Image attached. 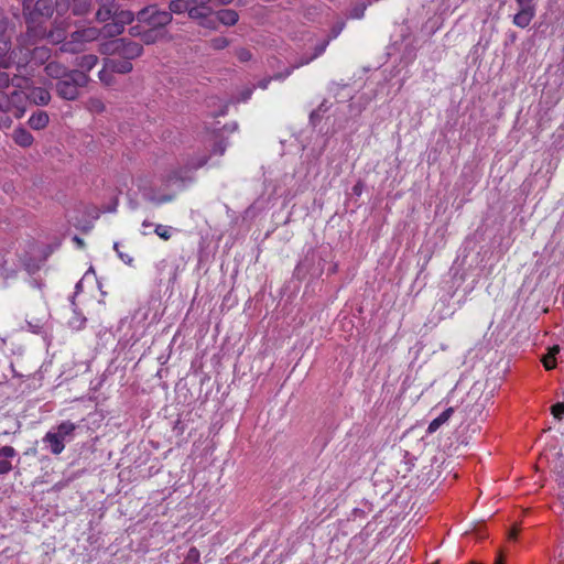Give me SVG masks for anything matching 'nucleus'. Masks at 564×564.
Returning <instances> with one entry per match:
<instances>
[{
    "mask_svg": "<svg viewBox=\"0 0 564 564\" xmlns=\"http://www.w3.org/2000/svg\"><path fill=\"white\" fill-rule=\"evenodd\" d=\"M99 8L96 12V20L104 25L105 37H116L124 31V26L131 24L134 14L130 10H119L116 0H96Z\"/></svg>",
    "mask_w": 564,
    "mask_h": 564,
    "instance_id": "obj_1",
    "label": "nucleus"
},
{
    "mask_svg": "<svg viewBox=\"0 0 564 564\" xmlns=\"http://www.w3.org/2000/svg\"><path fill=\"white\" fill-rule=\"evenodd\" d=\"M28 79L14 76L12 87L9 90H0V111L12 112L15 118H21L25 112L28 96L22 89L26 87Z\"/></svg>",
    "mask_w": 564,
    "mask_h": 564,
    "instance_id": "obj_2",
    "label": "nucleus"
},
{
    "mask_svg": "<svg viewBox=\"0 0 564 564\" xmlns=\"http://www.w3.org/2000/svg\"><path fill=\"white\" fill-rule=\"evenodd\" d=\"M89 83V76L84 72L72 70L55 84V90L58 97L65 100H76L82 89Z\"/></svg>",
    "mask_w": 564,
    "mask_h": 564,
    "instance_id": "obj_3",
    "label": "nucleus"
},
{
    "mask_svg": "<svg viewBox=\"0 0 564 564\" xmlns=\"http://www.w3.org/2000/svg\"><path fill=\"white\" fill-rule=\"evenodd\" d=\"M101 35L104 36V26L101 29L89 26L74 31L59 50L64 53L77 54L83 52L88 43L96 41Z\"/></svg>",
    "mask_w": 564,
    "mask_h": 564,
    "instance_id": "obj_4",
    "label": "nucleus"
},
{
    "mask_svg": "<svg viewBox=\"0 0 564 564\" xmlns=\"http://www.w3.org/2000/svg\"><path fill=\"white\" fill-rule=\"evenodd\" d=\"M54 6L52 0H36L34 3L24 0L23 15L28 30L35 31V26L53 15Z\"/></svg>",
    "mask_w": 564,
    "mask_h": 564,
    "instance_id": "obj_5",
    "label": "nucleus"
},
{
    "mask_svg": "<svg viewBox=\"0 0 564 564\" xmlns=\"http://www.w3.org/2000/svg\"><path fill=\"white\" fill-rule=\"evenodd\" d=\"M75 430L76 424L70 421H64L56 427V431L47 432L43 437V442L48 444L53 454L58 455L64 451L65 442L70 441Z\"/></svg>",
    "mask_w": 564,
    "mask_h": 564,
    "instance_id": "obj_6",
    "label": "nucleus"
},
{
    "mask_svg": "<svg viewBox=\"0 0 564 564\" xmlns=\"http://www.w3.org/2000/svg\"><path fill=\"white\" fill-rule=\"evenodd\" d=\"M139 23L156 29L164 30V26L170 24L173 20L171 12L159 10L155 6H149L140 11L135 15Z\"/></svg>",
    "mask_w": 564,
    "mask_h": 564,
    "instance_id": "obj_7",
    "label": "nucleus"
},
{
    "mask_svg": "<svg viewBox=\"0 0 564 564\" xmlns=\"http://www.w3.org/2000/svg\"><path fill=\"white\" fill-rule=\"evenodd\" d=\"M189 9L188 17L193 20H202L200 25L205 28L215 29V22L207 20V18L212 14V8L209 7L210 2H216L217 4H228L232 2V0H187Z\"/></svg>",
    "mask_w": 564,
    "mask_h": 564,
    "instance_id": "obj_8",
    "label": "nucleus"
},
{
    "mask_svg": "<svg viewBox=\"0 0 564 564\" xmlns=\"http://www.w3.org/2000/svg\"><path fill=\"white\" fill-rule=\"evenodd\" d=\"M143 53V46L134 41H131L129 39L122 37L119 39V45H118V56L121 58L131 62V59H134L139 56H141Z\"/></svg>",
    "mask_w": 564,
    "mask_h": 564,
    "instance_id": "obj_9",
    "label": "nucleus"
},
{
    "mask_svg": "<svg viewBox=\"0 0 564 564\" xmlns=\"http://www.w3.org/2000/svg\"><path fill=\"white\" fill-rule=\"evenodd\" d=\"M25 95L28 96V101L39 106H45L51 100L50 91L43 87H32L25 91Z\"/></svg>",
    "mask_w": 564,
    "mask_h": 564,
    "instance_id": "obj_10",
    "label": "nucleus"
},
{
    "mask_svg": "<svg viewBox=\"0 0 564 564\" xmlns=\"http://www.w3.org/2000/svg\"><path fill=\"white\" fill-rule=\"evenodd\" d=\"M172 37L167 33V31H165V30H156V29H152V28L148 26V29H145V31L142 32L140 40L144 44L150 45V44H154V43L160 42V41H170Z\"/></svg>",
    "mask_w": 564,
    "mask_h": 564,
    "instance_id": "obj_11",
    "label": "nucleus"
},
{
    "mask_svg": "<svg viewBox=\"0 0 564 564\" xmlns=\"http://www.w3.org/2000/svg\"><path fill=\"white\" fill-rule=\"evenodd\" d=\"M18 455L12 446L0 448V475L9 474L12 470L11 459Z\"/></svg>",
    "mask_w": 564,
    "mask_h": 564,
    "instance_id": "obj_12",
    "label": "nucleus"
},
{
    "mask_svg": "<svg viewBox=\"0 0 564 564\" xmlns=\"http://www.w3.org/2000/svg\"><path fill=\"white\" fill-rule=\"evenodd\" d=\"M12 140L21 148H30L34 142V137L24 127L19 126L12 132Z\"/></svg>",
    "mask_w": 564,
    "mask_h": 564,
    "instance_id": "obj_13",
    "label": "nucleus"
},
{
    "mask_svg": "<svg viewBox=\"0 0 564 564\" xmlns=\"http://www.w3.org/2000/svg\"><path fill=\"white\" fill-rule=\"evenodd\" d=\"M106 66L110 68L115 74H128L132 70V63L123 58H105Z\"/></svg>",
    "mask_w": 564,
    "mask_h": 564,
    "instance_id": "obj_14",
    "label": "nucleus"
},
{
    "mask_svg": "<svg viewBox=\"0 0 564 564\" xmlns=\"http://www.w3.org/2000/svg\"><path fill=\"white\" fill-rule=\"evenodd\" d=\"M98 63V56L95 54H86L82 56H77L75 59V66L77 67L75 70L84 72L87 74Z\"/></svg>",
    "mask_w": 564,
    "mask_h": 564,
    "instance_id": "obj_15",
    "label": "nucleus"
},
{
    "mask_svg": "<svg viewBox=\"0 0 564 564\" xmlns=\"http://www.w3.org/2000/svg\"><path fill=\"white\" fill-rule=\"evenodd\" d=\"M50 117L44 110L34 111L28 120V124L33 130H43L47 127Z\"/></svg>",
    "mask_w": 564,
    "mask_h": 564,
    "instance_id": "obj_16",
    "label": "nucleus"
},
{
    "mask_svg": "<svg viewBox=\"0 0 564 564\" xmlns=\"http://www.w3.org/2000/svg\"><path fill=\"white\" fill-rule=\"evenodd\" d=\"M44 70L48 77L54 78L57 82L70 72L66 66L55 61L47 63Z\"/></svg>",
    "mask_w": 564,
    "mask_h": 564,
    "instance_id": "obj_17",
    "label": "nucleus"
},
{
    "mask_svg": "<svg viewBox=\"0 0 564 564\" xmlns=\"http://www.w3.org/2000/svg\"><path fill=\"white\" fill-rule=\"evenodd\" d=\"M454 413L453 408H447L445 411H443L437 417H435L427 426L429 433L436 432L444 423H446L452 414Z\"/></svg>",
    "mask_w": 564,
    "mask_h": 564,
    "instance_id": "obj_18",
    "label": "nucleus"
},
{
    "mask_svg": "<svg viewBox=\"0 0 564 564\" xmlns=\"http://www.w3.org/2000/svg\"><path fill=\"white\" fill-rule=\"evenodd\" d=\"M218 21L224 25H235L238 22L239 15L235 10L225 9L217 13Z\"/></svg>",
    "mask_w": 564,
    "mask_h": 564,
    "instance_id": "obj_19",
    "label": "nucleus"
},
{
    "mask_svg": "<svg viewBox=\"0 0 564 564\" xmlns=\"http://www.w3.org/2000/svg\"><path fill=\"white\" fill-rule=\"evenodd\" d=\"M534 15H535V12L519 10L518 13L513 17V23L518 28L524 29L531 23Z\"/></svg>",
    "mask_w": 564,
    "mask_h": 564,
    "instance_id": "obj_20",
    "label": "nucleus"
},
{
    "mask_svg": "<svg viewBox=\"0 0 564 564\" xmlns=\"http://www.w3.org/2000/svg\"><path fill=\"white\" fill-rule=\"evenodd\" d=\"M11 50V43L4 34H0V64L3 66L8 65L9 57L8 53Z\"/></svg>",
    "mask_w": 564,
    "mask_h": 564,
    "instance_id": "obj_21",
    "label": "nucleus"
},
{
    "mask_svg": "<svg viewBox=\"0 0 564 564\" xmlns=\"http://www.w3.org/2000/svg\"><path fill=\"white\" fill-rule=\"evenodd\" d=\"M327 100H323L319 106L313 110L310 115V121L313 126H316L322 120V115L329 109Z\"/></svg>",
    "mask_w": 564,
    "mask_h": 564,
    "instance_id": "obj_22",
    "label": "nucleus"
},
{
    "mask_svg": "<svg viewBox=\"0 0 564 564\" xmlns=\"http://www.w3.org/2000/svg\"><path fill=\"white\" fill-rule=\"evenodd\" d=\"M558 352H560V347L556 345V346H553L550 349L549 354L543 357L542 362L546 370H551V369L555 368V366H556L555 355Z\"/></svg>",
    "mask_w": 564,
    "mask_h": 564,
    "instance_id": "obj_23",
    "label": "nucleus"
},
{
    "mask_svg": "<svg viewBox=\"0 0 564 564\" xmlns=\"http://www.w3.org/2000/svg\"><path fill=\"white\" fill-rule=\"evenodd\" d=\"M169 9H170L169 12H171V14L172 13L180 14L183 12L188 13V10H191L187 0H172L169 4Z\"/></svg>",
    "mask_w": 564,
    "mask_h": 564,
    "instance_id": "obj_24",
    "label": "nucleus"
},
{
    "mask_svg": "<svg viewBox=\"0 0 564 564\" xmlns=\"http://www.w3.org/2000/svg\"><path fill=\"white\" fill-rule=\"evenodd\" d=\"M119 39L105 42L100 44L99 52L104 55H117L118 54Z\"/></svg>",
    "mask_w": 564,
    "mask_h": 564,
    "instance_id": "obj_25",
    "label": "nucleus"
},
{
    "mask_svg": "<svg viewBox=\"0 0 564 564\" xmlns=\"http://www.w3.org/2000/svg\"><path fill=\"white\" fill-rule=\"evenodd\" d=\"M113 74L115 73L112 70H110L109 67L106 66V62L104 61V67L98 74L100 82L107 86L113 85L115 84Z\"/></svg>",
    "mask_w": 564,
    "mask_h": 564,
    "instance_id": "obj_26",
    "label": "nucleus"
},
{
    "mask_svg": "<svg viewBox=\"0 0 564 564\" xmlns=\"http://www.w3.org/2000/svg\"><path fill=\"white\" fill-rule=\"evenodd\" d=\"M50 57V50L45 46L35 47L32 51V59L39 63H44Z\"/></svg>",
    "mask_w": 564,
    "mask_h": 564,
    "instance_id": "obj_27",
    "label": "nucleus"
},
{
    "mask_svg": "<svg viewBox=\"0 0 564 564\" xmlns=\"http://www.w3.org/2000/svg\"><path fill=\"white\" fill-rule=\"evenodd\" d=\"M48 40L54 44H63L68 37L65 35V31L63 29H55L52 30L47 34Z\"/></svg>",
    "mask_w": 564,
    "mask_h": 564,
    "instance_id": "obj_28",
    "label": "nucleus"
},
{
    "mask_svg": "<svg viewBox=\"0 0 564 564\" xmlns=\"http://www.w3.org/2000/svg\"><path fill=\"white\" fill-rule=\"evenodd\" d=\"M230 44V41L225 36H217L209 41V46L213 50L220 51L226 48Z\"/></svg>",
    "mask_w": 564,
    "mask_h": 564,
    "instance_id": "obj_29",
    "label": "nucleus"
},
{
    "mask_svg": "<svg viewBox=\"0 0 564 564\" xmlns=\"http://www.w3.org/2000/svg\"><path fill=\"white\" fill-rule=\"evenodd\" d=\"M174 229L170 226L165 225H156L154 232L163 240H169L172 237V231Z\"/></svg>",
    "mask_w": 564,
    "mask_h": 564,
    "instance_id": "obj_30",
    "label": "nucleus"
},
{
    "mask_svg": "<svg viewBox=\"0 0 564 564\" xmlns=\"http://www.w3.org/2000/svg\"><path fill=\"white\" fill-rule=\"evenodd\" d=\"M144 198L147 200H149V202H152V203H154L156 205H160V204H163V203L171 202L173 199V196L172 195H163V196L156 197L154 195L145 193L144 194Z\"/></svg>",
    "mask_w": 564,
    "mask_h": 564,
    "instance_id": "obj_31",
    "label": "nucleus"
},
{
    "mask_svg": "<svg viewBox=\"0 0 564 564\" xmlns=\"http://www.w3.org/2000/svg\"><path fill=\"white\" fill-rule=\"evenodd\" d=\"M86 323V317L75 313L74 316L69 319L68 324L74 329H82Z\"/></svg>",
    "mask_w": 564,
    "mask_h": 564,
    "instance_id": "obj_32",
    "label": "nucleus"
},
{
    "mask_svg": "<svg viewBox=\"0 0 564 564\" xmlns=\"http://www.w3.org/2000/svg\"><path fill=\"white\" fill-rule=\"evenodd\" d=\"M200 553L196 547H191L186 554L185 562L188 564H197L199 562Z\"/></svg>",
    "mask_w": 564,
    "mask_h": 564,
    "instance_id": "obj_33",
    "label": "nucleus"
},
{
    "mask_svg": "<svg viewBox=\"0 0 564 564\" xmlns=\"http://www.w3.org/2000/svg\"><path fill=\"white\" fill-rule=\"evenodd\" d=\"M520 11L535 12L534 0H516Z\"/></svg>",
    "mask_w": 564,
    "mask_h": 564,
    "instance_id": "obj_34",
    "label": "nucleus"
},
{
    "mask_svg": "<svg viewBox=\"0 0 564 564\" xmlns=\"http://www.w3.org/2000/svg\"><path fill=\"white\" fill-rule=\"evenodd\" d=\"M235 54L241 63L248 62L252 58L251 52L246 47L237 48Z\"/></svg>",
    "mask_w": 564,
    "mask_h": 564,
    "instance_id": "obj_35",
    "label": "nucleus"
},
{
    "mask_svg": "<svg viewBox=\"0 0 564 564\" xmlns=\"http://www.w3.org/2000/svg\"><path fill=\"white\" fill-rule=\"evenodd\" d=\"M12 87V78L9 74L0 70V90H6Z\"/></svg>",
    "mask_w": 564,
    "mask_h": 564,
    "instance_id": "obj_36",
    "label": "nucleus"
},
{
    "mask_svg": "<svg viewBox=\"0 0 564 564\" xmlns=\"http://www.w3.org/2000/svg\"><path fill=\"white\" fill-rule=\"evenodd\" d=\"M328 43H329V39L324 40L321 43L315 45L314 53L311 55L313 57V59L317 58L319 55H322L325 52Z\"/></svg>",
    "mask_w": 564,
    "mask_h": 564,
    "instance_id": "obj_37",
    "label": "nucleus"
},
{
    "mask_svg": "<svg viewBox=\"0 0 564 564\" xmlns=\"http://www.w3.org/2000/svg\"><path fill=\"white\" fill-rule=\"evenodd\" d=\"M143 23H138L137 25H132L129 29V34L134 37L141 39L142 32L145 31V28L142 25Z\"/></svg>",
    "mask_w": 564,
    "mask_h": 564,
    "instance_id": "obj_38",
    "label": "nucleus"
},
{
    "mask_svg": "<svg viewBox=\"0 0 564 564\" xmlns=\"http://www.w3.org/2000/svg\"><path fill=\"white\" fill-rule=\"evenodd\" d=\"M552 411V414L554 415V417H556L557 420H562L563 415H564V403H556L552 406L551 409Z\"/></svg>",
    "mask_w": 564,
    "mask_h": 564,
    "instance_id": "obj_39",
    "label": "nucleus"
},
{
    "mask_svg": "<svg viewBox=\"0 0 564 564\" xmlns=\"http://www.w3.org/2000/svg\"><path fill=\"white\" fill-rule=\"evenodd\" d=\"M254 87H246L239 93L238 101H247L251 98Z\"/></svg>",
    "mask_w": 564,
    "mask_h": 564,
    "instance_id": "obj_40",
    "label": "nucleus"
},
{
    "mask_svg": "<svg viewBox=\"0 0 564 564\" xmlns=\"http://www.w3.org/2000/svg\"><path fill=\"white\" fill-rule=\"evenodd\" d=\"M226 148H227V143L223 139L218 140L214 144L213 153L214 154L223 155L225 153V151H226Z\"/></svg>",
    "mask_w": 564,
    "mask_h": 564,
    "instance_id": "obj_41",
    "label": "nucleus"
},
{
    "mask_svg": "<svg viewBox=\"0 0 564 564\" xmlns=\"http://www.w3.org/2000/svg\"><path fill=\"white\" fill-rule=\"evenodd\" d=\"M294 70V67L292 66H289L288 68H285L284 72H281V73H276L272 76V79L274 80H284L285 78H288Z\"/></svg>",
    "mask_w": 564,
    "mask_h": 564,
    "instance_id": "obj_42",
    "label": "nucleus"
},
{
    "mask_svg": "<svg viewBox=\"0 0 564 564\" xmlns=\"http://www.w3.org/2000/svg\"><path fill=\"white\" fill-rule=\"evenodd\" d=\"M312 61H314L312 56H306V55H304V56H301V57H300V58H299L294 64H292L291 66H292V67H294V69H296V68H300V67H302V66H304V65L310 64Z\"/></svg>",
    "mask_w": 564,
    "mask_h": 564,
    "instance_id": "obj_43",
    "label": "nucleus"
},
{
    "mask_svg": "<svg viewBox=\"0 0 564 564\" xmlns=\"http://www.w3.org/2000/svg\"><path fill=\"white\" fill-rule=\"evenodd\" d=\"M365 10H366V6L360 4L351 10L350 17L354 19H360L364 17Z\"/></svg>",
    "mask_w": 564,
    "mask_h": 564,
    "instance_id": "obj_44",
    "label": "nucleus"
},
{
    "mask_svg": "<svg viewBox=\"0 0 564 564\" xmlns=\"http://www.w3.org/2000/svg\"><path fill=\"white\" fill-rule=\"evenodd\" d=\"M362 189H364V183L361 181H358L354 186H352V193L356 195V196H360L361 193H362Z\"/></svg>",
    "mask_w": 564,
    "mask_h": 564,
    "instance_id": "obj_45",
    "label": "nucleus"
},
{
    "mask_svg": "<svg viewBox=\"0 0 564 564\" xmlns=\"http://www.w3.org/2000/svg\"><path fill=\"white\" fill-rule=\"evenodd\" d=\"M118 257L126 263V264H132L133 258L127 253H123L121 251H118Z\"/></svg>",
    "mask_w": 564,
    "mask_h": 564,
    "instance_id": "obj_46",
    "label": "nucleus"
},
{
    "mask_svg": "<svg viewBox=\"0 0 564 564\" xmlns=\"http://www.w3.org/2000/svg\"><path fill=\"white\" fill-rule=\"evenodd\" d=\"M12 123V120L8 116L0 117V128H9Z\"/></svg>",
    "mask_w": 564,
    "mask_h": 564,
    "instance_id": "obj_47",
    "label": "nucleus"
},
{
    "mask_svg": "<svg viewBox=\"0 0 564 564\" xmlns=\"http://www.w3.org/2000/svg\"><path fill=\"white\" fill-rule=\"evenodd\" d=\"M271 80L272 77H265L258 83V87L261 89H267Z\"/></svg>",
    "mask_w": 564,
    "mask_h": 564,
    "instance_id": "obj_48",
    "label": "nucleus"
},
{
    "mask_svg": "<svg viewBox=\"0 0 564 564\" xmlns=\"http://www.w3.org/2000/svg\"><path fill=\"white\" fill-rule=\"evenodd\" d=\"M28 325L33 333H40V330L42 329V324L40 322H37L36 324L28 322Z\"/></svg>",
    "mask_w": 564,
    "mask_h": 564,
    "instance_id": "obj_49",
    "label": "nucleus"
},
{
    "mask_svg": "<svg viewBox=\"0 0 564 564\" xmlns=\"http://www.w3.org/2000/svg\"><path fill=\"white\" fill-rule=\"evenodd\" d=\"M73 240L77 243V246H79L80 248H83L85 246V242L82 238H79L78 236H75L73 238Z\"/></svg>",
    "mask_w": 564,
    "mask_h": 564,
    "instance_id": "obj_50",
    "label": "nucleus"
},
{
    "mask_svg": "<svg viewBox=\"0 0 564 564\" xmlns=\"http://www.w3.org/2000/svg\"><path fill=\"white\" fill-rule=\"evenodd\" d=\"M340 31H341V26H339L338 29H334V30H333L332 37H333V39H334V37H336V36L340 33Z\"/></svg>",
    "mask_w": 564,
    "mask_h": 564,
    "instance_id": "obj_51",
    "label": "nucleus"
},
{
    "mask_svg": "<svg viewBox=\"0 0 564 564\" xmlns=\"http://www.w3.org/2000/svg\"><path fill=\"white\" fill-rule=\"evenodd\" d=\"M517 534H518V530L513 529L512 531H510L509 538L510 539H516Z\"/></svg>",
    "mask_w": 564,
    "mask_h": 564,
    "instance_id": "obj_52",
    "label": "nucleus"
},
{
    "mask_svg": "<svg viewBox=\"0 0 564 564\" xmlns=\"http://www.w3.org/2000/svg\"><path fill=\"white\" fill-rule=\"evenodd\" d=\"M142 226L150 227V226H152V223H150L149 220L145 219V220H143Z\"/></svg>",
    "mask_w": 564,
    "mask_h": 564,
    "instance_id": "obj_53",
    "label": "nucleus"
},
{
    "mask_svg": "<svg viewBox=\"0 0 564 564\" xmlns=\"http://www.w3.org/2000/svg\"><path fill=\"white\" fill-rule=\"evenodd\" d=\"M113 249H115V251H116L117 253H118V251H120V250H119V242H115V243H113Z\"/></svg>",
    "mask_w": 564,
    "mask_h": 564,
    "instance_id": "obj_54",
    "label": "nucleus"
},
{
    "mask_svg": "<svg viewBox=\"0 0 564 564\" xmlns=\"http://www.w3.org/2000/svg\"><path fill=\"white\" fill-rule=\"evenodd\" d=\"M0 341H1V345H6V343H7V340H6V338H4V337H1V338H0Z\"/></svg>",
    "mask_w": 564,
    "mask_h": 564,
    "instance_id": "obj_55",
    "label": "nucleus"
},
{
    "mask_svg": "<svg viewBox=\"0 0 564 564\" xmlns=\"http://www.w3.org/2000/svg\"><path fill=\"white\" fill-rule=\"evenodd\" d=\"M22 1V6L24 7V0H21ZM26 2H33V0H25Z\"/></svg>",
    "mask_w": 564,
    "mask_h": 564,
    "instance_id": "obj_56",
    "label": "nucleus"
},
{
    "mask_svg": "<svg viewBox=\"0 0 564 564\" xmlns=\"http://www.w3.org/2000/svg\"><path fill=\"white\" fill-rule=\"evenodd\" d=\"M76 288H77V289H80V282H78V283L76 284Z\"/></svg>",
    "mask_w": 564,
    "mask_h": 564,
    "instance_id": "obj_57",
    "label": "nucleus"
}]
</instances>
